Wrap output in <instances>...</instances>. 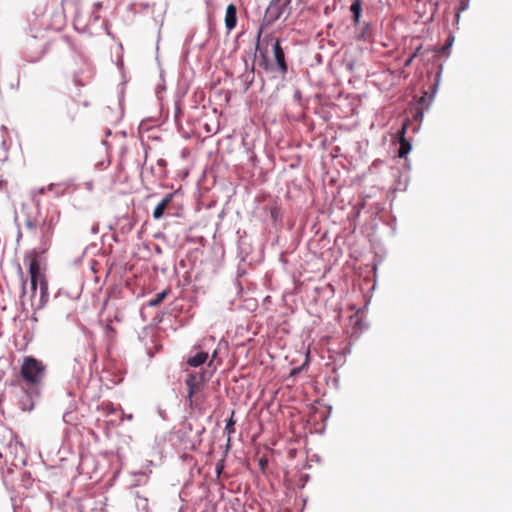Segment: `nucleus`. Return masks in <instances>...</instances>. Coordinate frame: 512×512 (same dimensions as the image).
<instances>
[{
  "label": "nucleus",
  "mask_w": 512,
  "mask_h": 512,
  "mask_svg": "<svg viewBox=\"0 0 512 512\" xmlns=\"http://www.w3.org/2000/svg\"><path fill=\"white\" fill-rule=\"evenodd\" d=\"M408 126H409V120L407 119V120L404 121L401 129L398 132V140H399L398 156L400 158L406 157L407 154L412 149L411 143L405 137Z\"/></svg>",
  "instance_id": "6"
},
{
  "label": "nucleus",
  "mask_w": 512,
  "mask_h": 512,
  "mask_svg": "<svg viewBox=\"0 0 512 512\" xmlns=\"http://www.w3.org/2000/svg\"><path fill=\"white\" fill-rule=\"evenodd\" d=\"M216 356H217V351L215 350V351L213 352V354H212V359H211V361L208 363V366H209V367H210V366H212V364H213V360L216 358Z\"/></svg>",
  "instance_id": "21"
},
{
  "label": "nucleus",
  "mask_w": 512,
  "mask_h": 512,
  "mask_svg": "<svg viewBox=\"0 0 512 512\" xmlns=\"http://www.w3.org/2000/svg\"><path fill=\"white\" fill-rule=\"evenodd\" d=\"M25 286H26V283L24 282L23 283V292H25Z\"/></svg>",
  "instance_id": "27"
},
{
  "label": "nucleus",
  "mask_w": 512,
  "mask_h": 512,
  "mask_svg": "<svg viewBox=\"0 0 512 512\" xmlns=\"http://www.w3.org/2000/svg\"><path fill=\"white\" fill-rule=\"evenodd\" d=\"M291 0H271L265 12V20L271 24L278 20L288 9Z\"/></svg>",
  "instance_id": "5"
},
{
  "label": "nucleus",
  "mask_w": 512,
  "mask_h": 512,
  "mask_svg": "<svg viewBox=\"0 0 512 512\" xmlns=\"http://www.w3.org/2000/svg\"><path fill=\"white\" fill-rule=\"evenodd\" d=\"M273 38L271 36H267L264 38V41L268 43V41H272Z\"/></svg>",
  "instance_id": "23"
},
{
  "label": "nucleus",
  "mask_w": 512,
  "mask_h": 512,
  "mask_svg": "<svg viewBox=\"0 0 512 512\" xmlns=\"http://www.w3.org/2000/svg\"><path fill=\"white\" fill-rule=\"evenodd\" d=\"M137 4L143 8H154L156 5L155 1L150 0H137Z\"/></svg>",
  "instance_id": "16"
},
{
  "label": "nucleus",
  "mask_w": 512,
  "mask_h": 512,
  "mask_svg": "<svg viewBox=\"0 0 512 512\" xmlns=\"http://www.w3.org/2000/svg\"><path fill=\"white\" fill-rule=\"evenodd\" d=\"M29 274L31 278L32 297H35L37 287L39 286L40 297L36 303H32L37 310L42 309L49 299L48 284L44 273L41 270L40 263L36 255L30 258Z\"/></svg>",
  "instance_id": "2"
},
{
  "label": "nucleus",
  "mask_w": 512,
  "mask_h": 512,
  "mask_svg": "<svg viewBox=\"0 0 512 512\" xmlns=\"http://www.w3.org/2000/svg\"><path fill=\"white\" fill-rule=\"evenodd\" d=\"M69 117H70L71 121H74V119H75L74 115H69Z\"/></svg>",
  "instance_id": "25"
},
{
  "label": "nucleus",
  "mask_w": 512,
  "mask_h": 512,
  "mask_svg": "<svg viewBox=\"0 0 512 512\" xmlns=\"http://www.w3.org/2000/svg\"><path fill=\"white\" fill-rule=\"evenodd\" d=\"M60 218V211L47 215L40 225L41 243L47 245L50 243L55 227Z\"/></svg>",
  "instance_id": "4"
},
{
  "label": "nucleus",
  "mask_w": 512,
  "mask_h": 512,
  "mask_svg": "<svg viewBox=\"0 0 512 512\" xmlns=\"http://www.w3.org/2000/svg\"><path fill=\"white\" fill-rule=\"evenodd\" d=\"M93 7H95L97 10H99L102 7V4L100 2L94 3Z\"/></svg>",
  "instance_id": "22"
},
{
  "label": "nucleus",
  "mask_w": 512,
  "mask_h": 512,
  "mask_svg": "<svg viewBox=\"0 0 512 512\" xmlns=\"http://www.w3.org/2000/svg\"><path fill=\"white\" fill-rule=\"evenodd\" d=\"M422 44H419L415 47V51L411 54V58H416L421 55Z\"/></svg>",
  "instance_id": "17"
},
{
  "label": "nucleus",
  "mask_w": 512,
  "mask_h": 512,
  "mask_svg": "<svg viewBox=\"0 0 512 512\" xmlns=\"http://www.w3.org/2000/svg\"><path fill=\"white\" fill-rule=\"evenodd\" d=\"M350 11L352 12V15H361V12H362L361 1L354 0L350 6Z\"/></svg>",
  "instance_id": "14"
},
{
  "label": "nucleus",
  "mask_w": 512,
  "mask_h": 512,
  "mask_svg": "<svg viewBox=\"0 0 512 512\" xmlns=\"http://www.w3.org/2000/svg\"><path fill=\"white\" fill-rule=\"evenodd\" d=\"M424 102H425V97L423 96V97L420 98L419 103L423 104Z\"/></svg>",
  "instance_id": "24"
},
{
  "label": "nucleus",
  "mask_w": 512,
  "mask_h": 512,
  "mask_svg": "<svg viewBox=\"0 0 512 512\" xmlns=\"http://www.w3.org/2000/svg\"><path fill=\"white\" fill-rule=\"evenodd\" d=\"M25 226L31 230V231H35L36 230V223H34L32 220H27L25 222Z\"/></svg>",
  "instance_id": "18"
},
{
  "label": "nucleus",
  "mask_w": 512,
  "mask_h": 512,
  "mask_svg": "<svg viewBox=\"0 0 512 512\" xmlns=\"http://www.w3.org/2000/svg\"><path fill=\"white\" fill-rule=\"evenodd\" d=\"M373 35V28L371 24L365 23L360 31V33L357 36L358 40L362 41H370L372 39Z\"/></svg>",
  "instance_id": "11"
},
{
  "label": "nucleus",
  "mask_w": 512,
  "mask_h": 512,
  "mask_svg": "<svg viewBox=\"0 0 512 512\" xmlns=\"http://www.w3.org/2000/svg\"><path fill=\"white\" fill-rule=\"evenodd\" d=\"M414 59L415 58H411V55H410L409 58L405 61L404 67H409L412 64Z\"/></svg>",
  "instance_id": "20"
},
{
  "label": "nucleus",
  "mask_w": 512,
  "mask_h": 512,
  "mask_svg": "<svg viewBox=\"0 0 512 512\" xmlns=\"http://www.w3.org/2000/svg\"><path fill=\"white\" fill-rule=\"evenodd\" d=\"M452 41H453V39H451V40L448 42L447 47H449V46L451 45Z\"/></svg>",
  "instance_id": "26"
},
{
  "label": "nucleus",
  "mask_w": 512,
  "mask_h": 512,
  "mask_svg": "<svg viewBox=\"0 0 512 512\" xmlns=\"http://www.w3.org/2000/svg\"><path fill=\"white\" fill-rule=\"evenodd\" d=\"M361 15H353L354 25H359Z\"/></svg>",
  "instance_id": "19"
},
{
  "label": "nucleus",
  "mask_w": 512,
  "mask_h": 512,
  "mask_svg": "<svg viewBox=\"0 0 512 512\" xmlns=\"http://www.w3.org/2000/svg\"><path fill=\"white\" fill-rule=\"evenodd\" d=\"M47 375V365L34 356H25L19 371V383L28 393L38 394Z\"/></svg>",
  "instance_id": "1"
},
{
  "label": "nucleus",
  "mask_w": 512,
  "mask_h": 512,
  "mask_svg": "<svg viewBox=\"0 0 512 512\" xmlns=\"http://www.w3.org/2000/svg\"><path fill=\"white\" fill-rule=\"evenodd\" d=\"M237 24V9L234 4H230L226 8L225 14V26L231 31L236 27Z\"/></svg>",
  "instance_id": "8"
},
{
  "label": "nucleus",
  "mask_w": 512,
  "mask_h": 512,
  "mask_svg": "<svg viewBox=\"0 0 512 512\" xmlns=\"http://www.w3.org/2000/svg\"><path fill=\"white\" fill-rule=\"evenodd\" d=\"M260 465H261V466H263V465H264V462H263V460H262V459L260 460Z\"/></svg>",
  "instance_id": "28"
},
{
  "label": "nucleus",
  "mask_w": 512,
  "mask_h": 512,
  "mask_svg": "<svg viewBox=\"0 0 512 512\" xmlns=\"http://www.w3.org/2000/svg\"><path fill=\"white\" fill-rule=\"evenodd\" d=\"M170 293V290H164L161 293H158L154 299H151L149 301V306L156 307L161 302L164 301V299L167 297V295Z\"/></svg>",
  "instance_id": "13"
},
{
  "label": "nucleus",
  "mask_w": 512,
  "mask_h": 512,
  "mask_svg": "<svg viewBox=\"0 0 512 512\" xmlns=\"http://www.w3.org/2000/svg\"><path fill=\"white\" fill-rule=\"evenodd\" d=\"M208 359V353L198 351L195 355L188 357L187 364L191 367H199L204 364Z\"/></svg>",
  "instance_id": "10"
},
{
  "label": "nucleus",
  "mask_w": 512,
  "mask_h": 512,
  "mask_svg": "<svg viewBox=\"0 0 512 512\" xmlns=\"http://www.w3.org/2000/svg\"><path fill=\"white\" fill-rule=\"evenodd\" d=\"M211 373H208L206 371H202L201 373H190L188 374L185 384L188 387V400L190 403V406L193 405V396L195 393L200 389V386L202 384H205L208 382L211 378Z\"/></svg>",
  "instance_id": "3"
},
{
  "label": "nucleus",
  "mask_w": 512,
  "mask_h": 512,
  "mask_svg": "<svg viewBox=\"0 0 512 512\" xmlns=\"http://www.w3.org/2000/svg\"><path fill=\"white\" fill-rule=\"evenodd\" d=\"M261 34H262V30H260L259 33H258V40L260 39ZM256 49L259 51V54H260V56L262 58V61L260 62V66H263L264 69L267 70L268 67H269V62H268V58H267V50H263L260 47L259 41L257 42Z\"/></svg>",
  "instance_id": "12"
},
{
  "label": "nucleus",
  "mask_w": 512,
  "mask_h": 512,
  "mask_svg": "<svg viewBox=\"0 0 512 512\" xmlns=\"http://www.w3.org/2000/svg\"><path fill=\"white\" fill-rule=\"evenodd\" d=\"M273 53L279 72L283 75L286 74L288 71V65L285 61L284 50L279 39L274 40Z\"/></svg>",
  "instance_id": "7"
},
{
  "label": "nucleus",
  "mask_w": 512,
  "mask_h": 512,
  "mask_svg": "<svg viewBox=\"0 0 512 512\" xmlns=\"http://www.w3.org/2000/svg\"><path fill=\"white\" fill-rule=\"evenodd\" d=\"M233 416H234V411H232L231 417L227 421L226 426H225V431L227 432L229 437L231 434H233L235 432V429H234L235 420H234Z\"/></svg>",
  "instance_id": "15"
},
{
  "label": "nucleus",
  "mask_w": 512,
  "mask_h": 512,
  "mask_svg": "<svg viewBox=\"0 0 512 512\" xmlns=\"http://www.w3.org/2000/svg\"><path fill=\"white\" fill-rule=\"evenodd\" d=\"M173 198L174 193H169L161 200L160 203H158L153 211V217L155 219H160L164 215L166 208L172 202Z\"/></svg>",
  "instance_id": "9"
}]
</instances>
